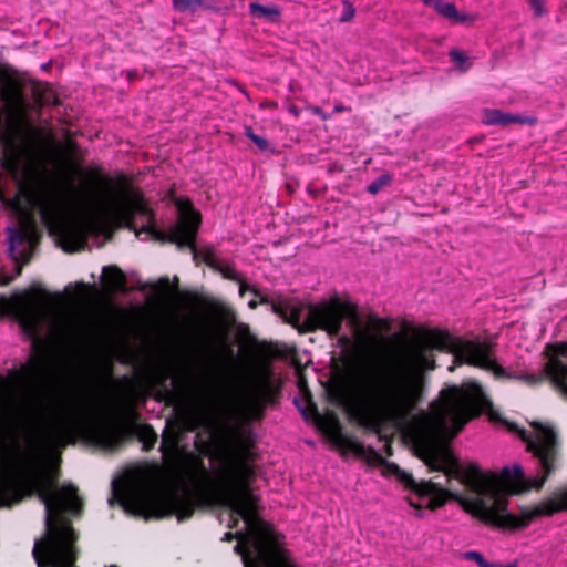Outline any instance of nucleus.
Wrapping results in <instances>:
<instances>
[{
	"label": "nucleus",
	"mask_w": 567,
	"mask_h": 567,
	"mask_svg": "<svg viewBox=\"0 0 567 567\" xmlns=\"http://www.w3.org/2000/svg\"><path fill=\"white\" fill-rule=\"evenodd\" d=\"M492 408L482 386L475 382L450 385L440 391L430 404L431 414L413 421L409 437L419 457L430 472H443L449 478L461 482L475 492L463 502L464 509L486 526L517 532L527 528L535 519L550 517L567 511V488L534 506L522 507L518 515L508 512L509 496L529 489H540L559 466L560 442L556 430L547 423L530 422L534 433L508 424L527 444V451L537 460L538 473L526 478L516 464L504 467L498 474H483L478 465L470 464L462 471L445 441L456 436L467 422Z\"/></svg>",
	"instance_id": "f257e3e1"
},
{
	"label": "nucleus",
	"mask_w": 567,
	"mask_h": 567,
	"mask_svg": "<svg viewBox=\"0 0 567 567\" xmlns=\"http://www.w3.org/2000/svg\"><path fill=\"white\" fill-rule=\"evenodd\" d=\"M355 342L348 334L338 337L342 348L331 358V375L324 388L329 403L342 408L360 427L371 431L382 440L381 431L388 425L402 426L413 419L426 391V371L435 370L432 350L449 351L464 341H454L449 332L422 329L411 344L405 361L384 373L369 378L358 386L354 375L359 349L364 337L357 320Z\"/></svg>",
	"instance_id": "f03ea898"
},
{
	"label": "nucleus",
	"mask_w": 567,
	"mask_h": 567,
	"mask_svg": "<svg viewBox=\"0 0 567 567\" xmlns=\"http://www.w3.org/2000/svg\"><path fill=\"white\" fill-rule=\"evenodd\" d=\"M58 480L20 461L0 473V507L34 495L45 507L47 533L32 550L38 567H75L78 560L79 536L68 516H81L84 503L74 484L59 485Z\"/></svg>",
	"instance_id": "7ed1b4c3"
},
{
	"label": "nucleus",
	"mask_w": 567,
	"mask_h": 567,
	"mask_svg": "<svg viewBox=\"0 0 567 567\" xmlns=\"http://www.w3.org/2000/svg\"><path fill=\"white\" fill-rule=\"evenodd\" d=\"M14 213L17 227L8 228L9 255L17 266L18 275L22 267L30 262L33 249L39 241L38 226L34 212L39 214L49 233L56 236L63 249L74 252L86 245V237L82 227L69 223L64 216V203L54 192L39 195L33 185L20 183L18 193L7 202Z\"/></svg>",
	"instance_id": "20e7f679"
},
{
	"label": "nucleus",
	"mask_w": 567,
	"mask_h": 567,
	"mask_svg": "<svg viewBox=\"0 0 567 567\" xmlns=\"http://www.w3.org/2000/svg\"><path fill=\"white\" fill-rule=\"evenodd\" d=\"M454 351L455 360L486 371H492L496 379L518 380L527 385L535 386L548 379L553 388L567 401V341L547 343L544 355L547 362L544 374L511 373L492 358L494 343L466 340Z\"/></svg>",
	"instance_id": "39448f33"
},
{
	"label": "nucleus",
	"mask_w": 567,
	"mask_h": 567,
	"mask_svg": "<svg viewBox=\"0 0 567 567\" xmlns=\"http://www.w3.org/2000/svg\"><path fill=\"white\" fill-rule=\"evenodd\" d=\"M79 436L104 450H112L120 443L117 430L95 417L85 396L72 398L45 431L49 443L60 447L74 444Z\"/></svg>",
	"instance_id": "423d86ee"
},
{
	"label": "nucleus",
	"mask_w": 567,
	"mask_h": 567,
	"mask_svg": "<svg viewBox=\"0 0 567 567\" xmlns=\"http://www.w3.org/2000/svg\"><path fill=\"white\" fill-rule=\"evenodd\" d=\"M208 310L219 322L210 330L205 350L195 361L183 365L173 379L177 390L185 391L194 385H216L224 370L225 358L233 355V349L226 342L227 326L235 320L233 311L217 302H210Z\"/></svg>",
	"instance_id": "0eeeda50"
},
{
	"label": "nucleus",
	"mask_w": 567,
	"mask_h": 567,
	"mask_svg": "<svg viewBox=\"0 0 567 567\" xmlns=\"http://www.w3.org/2000/svg\"><path fill=\"white\" fill-rule=\"evenodd\" d=\"M44 289L33 288L10 299L2 298L3 307L12 311L25 334L33 338L32 353L19 370H11L10 377L18 383L37 386L44 382V349L39 336L44 327Z\"/></svg>",
	"instance_id": "6e6552de"
},
{
	"label": "nucleus",
	"mask_w": 567,
	"mask_h": 567,
	"mask_svg": "<svg viewBox=\"0 0 567 567\" xmlns=\"http://www.w3.org/2000/svg\"><path fill=\"white\" fill-rule=\"evenodd\" d=\"M272 312L292 326L299 333H312L318 330L324 331L330 338L338 337L344 319L357 320V307L338 297L328 301L308 306L306 318L301 321L302 306H293L286 300L272 302Z\"/></svg>",
	"instance_id": "1a4fd4ad"
},
{
	"label": "nucleus",
	"mask_w": 567,
	"mask_h": 567,
	"mask_svg": "<svg viewBox=\"0 0 567 567\" xmlns=\"http://www.w3.org/2000/svg\"><path fill=\"white\" fill-rule=\"evenodd\" d=\"M124 187L104 202V214L117 226L140 234L152 236L156 229L155 215L148 207L143 194L126 186L124 176L120 177Z\"/></svg>",
	"instance_id": "9d476101"
},
{
	"label": "nucleus",
	"mask_w": 567,
	"mask_h": 567,
	"mask_svg": "<svg viewBox=\"0 0 567 567\" xmlns=\"http://www.w3.org/2000/svg\"><path fill=\"white\" fill-rule=\"evenodd\" d=\"M175 204L179 214L176 225L168 234L156 228L151 237L156 241L175 244L178 248H189L196 257V236L202 223L200 214L194 209L192 200L187 197L177 198Z\"/></svg>",
	"instance_id": "9b49d317"
},
{
	"label": "nucleus",
	"mask_w": 567,
	"mask_h": 567,
	"mask_svg": "<svg viewBox=\"0 0 567 567\" xmlns=\"http://www.w3.org/2000/svg\"><path fill=\"white\" fill-rule=\"evenodd\" d=\"M279 386L275 384L269 371L258 374L251 382L245 399L249 415L257 421L265 417L269 405L278 403Z\"/></svg>",
	"instance_id": "f8f14e48"
},
{
	"label": "nucleus",
	"mask_w": 567,
	"mask_h": 567,
	"mask_svg": "<svg viewBox=\"0 0 567 567\" xmlns=\"http://www.w3.org/2000/svg\"><path fill=\"white\" fill-rule=\"evenodd\" d=\"M302 415L308 419L312 417L317 426L324 432L329 440L340 449L347 446V440H351L353 436L343 432V426L338 414L334 411L328 410L323 414H320L317 405L311 400L307 406L302 410Z\"/></svg>",
	"instance_id": "ddd939ff"
},
{
	"label": "nucleus",
	"mask_w": 567,
	"mask_h": 567,
	"mask_svg": "<svg viewBox=\"0 0 567 567\" xmlns=\"http://www.w3.org/2000/svg\"><path fill=\"white\" fill-rule=\"evenodd\" d=\"M413 492L419 498L429 497L426 508L435 511L445 505L447 499L452 497V493L443 488L440 484L432 481H420L415 484Z\"/></svg>",
	"instance_id": "4468645a"
},
{
	"label": "nucleus",
	"mask_w": 567,
	"mask_h": 567,
	"mask_svg": "<svg viewBox=\"0 0 567 567\" xmlns=\"http://www.w3.org/2000/svg\"><path fill=\"white\" fill-rule=\"evenodd\" d=\"M31 94L33 96L34 103L30 110L33 109L37 113L38 117L42 114V109L48 105L58 106L61 104V100L53 90V87L48 83L34 82L31 87Z\"/></svg>",
	"instance_id": "2eb2a0df"
},
{
	"label": "nucleus",
	"mask_w": 567,
	"mask_h": 567,
	"mask_svg": "<svg viewBox=\"0 0 567 567\" xmlns=\"http://www.w3.org/2000/svg\"><path fill=\"white\" fill-rule=\"evenodd\" d=\"M102 284L109 292H125L126 291V275L116 265H109L103 267Z\"/></svg>",
	"instance_id": "dca6fc26"
},
{
	"label": "nucleus",
	"mask_w": 567,
	"mask_h": 567,
	"mask_svg": "<svg viewBox=\"0 0 567 567\" xmlns=\"http://www.w3.org/2000/svg\"><path fill=\"white\" fill-rule=\"evenodd\" d=\"M347 441L348 444L343 449L344 451L352 452L355 456L364 458L369 465L381 467L382 464H385V458L374 447L365 446L355 436Z\"/></svg>",
	"instance_id": "f3484780"
},
{
	"label": "nucleus",
	"mask_w": 567,
	"mask_h": 567,
	"mask_svg": "<svg viewBox=\"0 0 567 567\" xmlns=\"http://www.w3.org/2000/svg\"><path fill=\"white\" fill-rule=\"evenodd\" d=\"M483 122L487 125L508 126L515 123H525L526 121L519 115L507 113L497 109H486L484 111Z\"/></svg>",
	"instance_id": "a211bd4d"
},
{
	"label": "nucleus",
	"mask_w": 567,
	"mask_h": 567,
	"mask_svg": "<svg viewBox=\"0 0 567 567\" xmlns=\"http://www.w3.org/2000/svg\"><path fill=\"white\" fill-rule=\"evenodd\" d=\"M249 13L252 18L272 23L279 22L281 17V10L278 6H262L256 1L249 3Z\"/></svg>",
	"instance_id": "6ab92c4d"
},
{
	"label": "nucleus",
	"mask_w": 567,
	"mask_h": 567,
	"mask_svg": "<svg viewBox=\"0 0 567 567\" xmlns=\"http://www.w3.org/2000/svg\"><path fill=\"white\" fill-rule=\"evenodd\" d=\"M435 9L445 19L453 23H463L468 20L466 14L460 13L453 2H444L443 0H433L429 6Z\"/></svg>",
	"instance_id": "aec40b11"
},
{
	"label": "nucleus",
	"mask_w": 567,
	"mask_h": 567,
	"mask_svg": "<svg viewBox=\"0 0 567 567\" xmlns=\"http://www.w3.org/2000/svg\"><path fill=\"white\" fill-rule=\"evenodd\" d=\"M384 475H394L398 481L404 485L406 489L412 491L417 483L411 473H408L400 468V466L393 462L385 460V464H382Z\"/></svg>",
	"instance_id": "412c9836"
},
{
	"label": "nucleus",
	"mask_w": 567,
	"mask_h": 567,
	"mask_svg": "<svg viewBox=\"0 0 567 567\" xmlns=\"http://www.w3.org/2000/svg\"><path fill=\"white\" fill-rule=\"evenodd\" d=\"M173 8L179 12H196L210 10L213 6L207 0H172Z\"/></svg>",
	"instance_id": "4be33fe9"
},
{
	"label": "nucleus",
	"mask_w": 567,
	"mask_h": 567,
	"mask_svg": "<svg viewBox=\"0 0 567 567\" xmlns=\"http://www.w3.org/2000/svg\"><path fill=\"white\" fill-rule=\"evenodd\" d=\"M61 152L63 156L66 157L70 162L83 158L80 146L73 138V133L70 131H65V140L63 146L61 147Z\"/></svg>",
	"instance_id": "5701e85b"
},
{
	"label": "nucleus",
	"mask_w": 567,
	"mask_h": 567,
	"mask_svg": "<svg viewBox=\"0 0 567 567\" xmlns=\"http://www.w3.org/2000/svg\"><path fill=\"white\" fill-rule=\"evenodd\" d=\"M138 440L143 443V450L148 452L157 442V433L152 425L145 423L138 430Z\"/></svg>",
	"instance_id": "b1692460"
},
{
	"label": "nucleus",
	"mask_w": 567,
	"mask_h": 567,
	"mask_svg": "<svg viewBox=\"0 0 567 567\" xmlns=\"http://www.w3.org/2000/svg\"><path fill=\"white\" fill-rule=\"evenodd\" d=\"M246 290L251 291L254 293V296L256 298H258V300L252 299L249 301V303H248L249 308L256 309L258 307V305H270L272 307V302H275L274 300H271L267 296L261 295L260 291L257 290L255 287L241 284L240 285V293H244V291H246Z\"/></svg>",
	"instance_id": "393cba45"
},
{
	"label": "nucleus",
	"mask_w": 567,
	"mask_h": 567,
	"mask_svg": "<svg viewBox=\"0 0 567 567\" xmlns=\"http://www.w3.org/2000/svg\"><path fill=\"white\" fill-rule=\"evenodd\" d=\"M122 381L128 386V396H130V403L124 406L122 413L125 417H138V413L132 406V401H133V396H134L133 385L135 384V381L130 379L128 377H123Z\"/></svg>",
	"instance_id": "a878e982"
},
{
	"label": "nucleus",
	"mask_w": 567,
	"mask_h": 567,
	"mask_svg": "<svg viewBox=\"0 0 567 567\" xmlns=\"http://www.w3.org/2000/svg\"><path fill=\"white\" fill-rule=\"evenodd\" d=\"M464 557L467 560L475 561L480 567H516V564L496 565V564L489 563L484 558V556L481 553H478L476 550H471V551L465 553Z\"/></svg>",
	"instance_id": "bb28decb"
},
{
	"label": "nucleus",
	"mask_w": 567,
	"mask_h": 567,
	"mask_svg": "<svg viewBox=\"0 0 567 567\" xmlns=\"http://www.w3.org/2000/svg\"><path fill=\"white\" fill-rule=\"evenodd\" d=\"M368 323L377 332H389L391 330L390 320L379 318L375 313L368 315Z\"/></svg>",
	"instance_id": "cd10ccee"
},
{
	"label": "nucleus",
	"mask_w": 567,
	"mask_h": 567,
	"mask_svg": "<svg viewBox=\"0 0 567 567\" xmlns=\"http://www.w3.org/2000/svg\"><path fill=\"white\" fill-rule=\"evenodd\" d=\"M392 182V175L385 173L375 178L368 187L367 190L372 194L377 195L379 192H381L384 187L389 186Z\"/></svg>",
	"instance_id": "c85d7f7f"
},
{
	"label": "nucleus",
	"mask_w": 567,
	"mask_h": 567,
	"mask_svg": "<svg viewBox=\"0 0 567 567\" xmlns=\"http://www.w3.org/2000/svg\"><path fill=\"white\" fill-rule=\"evenodd\" d=\"M87 175L93 184L104 188L107 192L113 190V181L110 177L101 175L100 173L93 171H89Z\"/></svg>",
	"instance_id": "c756f323"
},
{
	"label": "nucleus",
	"mask_w": 567,
	"mask_h": 567,
	"mask_svg": "<svg viewBox=\"0 0 567 567\" xmlns=\"http://www.w3.org/2000/svg\"><path fill=\"white\" fill-rule=\"evenodd\" d=\"M245 135L252 142L256 144V146L260 150V151H267L269 148V143L267 141V138H265L264 136H260V135H257L252 127L251 126H245Z\"/></svg>",
	"instance_id": "7c9ffc66"
},
{
	"label": "nucleus",
	"mask_w": 567,
	"mask_h": 567,
	"mask_svg": "<svg viewBox=\"0 0 567 567\" xmlns=\"http://www.w3.org/2000/svg\"><path fill=\"white\" fill-rule=\"evenodd\" d=\"M449 55L454 62L458 63V69L462 72H467L470 70L471 63H468V58L464 52L454 49L450 51Z\"/></svg>",
	"instance_id": "2f4dec72"
},
{
	"label": "nucleus",
	"mask_w": 567,
	"mask_h": 567,
	"mask_svg": "<svg viewBox=\"0 0 567 567\" xmlns=\"http://www.w3.org/2000/svg\"><path fill=\"white\" fill-rule=\"evenodd\" d=\"M341 4H342V12L340 16V21L341 22L351 21L355 14V8L349 0H343Z\"/></svg>",
	"instance_id": "473e14b6"
},
{
	"label": "nucleus",
	"mask_w": 567,
	"mask_h": 567,
	"mask_svg": "<svg viewBox=\"0 0 567 567\" xmlns=\"http://www.w3.org/2000/svg\"><path fill=\"white\" fill-rule=\"evenodd\" d=\"M169 288H171V282L167 277H162L158 279L157 282L152 285V290L154 292H158V293H165L169 290Z\"/></svg>",
	"instance_id": "72a5a7b5"
},
{
	"label": "nucleus",
	"mask_w": 567,
	"mask_h": 567,
	"mask_svg": "<svg viewBox=\"0 0 567 567\" xmlns=\"http://www.w3.org/2000/svg\"><path fill=\"white\" fill-rule=\"evenodd\" d=\"M528 2L537 17L544 14V7L542 0H528Z\"/></svg>",
	"instance_id": "f704fd0d"
},
{
	"label": "nucleus",
	"mask_w": 567,
	"mask_h": 567,
	"mask_svg": "<svg viewBox=\"0 0 567 567\" xmlns=\"http://www.w3.org/2000/svg\"><path fill=\"white\" fill-rule=\"evenodd\" d=\"M312 113L320 116L322 120H328L330 116L328 114H326L321 107L319 106H313L312 109Z\"/></svg>",
	"instance_id": "c9c22d12"
},
{
	"label": "nucleus",
	"mask_w": 567,
	"mask_h": 567,
	"mask_svg": "<svg viewBox=\"0 0 567 567\" xmlns=\"http://www.w3.org/2000/svg\"><path fill=\"white\" fill-rule=\"evenodd\" d=\"M214 254L212 250H207L205 251L204 254V261L208 265V266H213L214 264Z\"/></svg>",
	"instance_id": "e433bc0d"
},
{
	"label": "nucleus",
	"mask_w": 567,
	"mask_h": 567,
	"mask_svg": "<svg viewBox=\"0 0 567 567\" xmlns=\"http://www.w3.org/2000/svg\"><path fill=\"white\" fill-rule=\"evenodd\" d=\"M239 517H240V516H237V515H235V514H233V513H231V518H230V522H229V524H228V527H229L230 529H234V528H236V527L238 526Z\"/></svg>",
	"instance_id": "4c0bfd02"
},
{
	"label": "nucleus",
	"mask_w": 567,
	"mask_h": 567,
	"mask_svg": "<svg viewBox=\"0 0 567 567\" xmlns=\"http://www.w3.org/2000/svg\"><path fill=\"white\" fill-rule=\"evenodd\" d=\"M384 450H385V453H386L388 456L392 455L393 451H392L391 442H386L385 443Z\"/></svg>",
	"instance_id": "58836bf2"
},
{
	"label": "nucleus",
	"mask_w": 567,
	"mask_h": 567,
	"mask_svg": "<svg viewBox=\"0 0 567 567\" xmlns=\"http://www.w3.org/2000/svg\"><path fill=\"white\" fill-rule=\"evenodd\" d=\"M289 112H290L291 114H293L296 117H299V115H300V112H299L298 107H297V106H295V105H291V106L289 107Z\"/></svg>",
	"instance_id": "ea45409f"
},
{
	"label": "nucleus",
	"mask_w": 567,
	"mask_h": 567,
	"mask_svg": "<svg viewBox=\"0 0 567 567\" xmlns=\"http://www.w3.org/2000/svg\"><path fill=\"white\" fill-rule=\"evenodd\" d=\"M199 425H200L199 420H197V419H196V420H193V421H192V425L189 426V430H195V429H197Z\"/></svg>",
	"instance_id": "a19ab883"
},
{
	"label": "nucleus",
	"mask_w": 567,
	"mask_h": 567,
	"mask_svg": "<svg viewBox=\"0 0 567 567\" xmlns=\"http://www.w3.org/2000/svg\"><path fill=\"white\" fill-rule=\"evenodd\" d=\"M344 110H346V107H344L342 104H340V105H336V106H334V112H337V113H341V112H343Z\"/></svg>",
	"instance_id": "79ce46f5"
},
{
	"label": "nucleus",
	"mask_w": 567,
	"mask_h": 567,
	"mask_svg": "<svg viewBox=\"0 0 567 567\" xmlns=\"http://www.w3.org/2000/svg\"><path fill=\"white\" fill-rule=\"evenodd\" d=\"M153 471L155 474H158L162 471V468L158 465H154Z\"/></svg>",
	"instance_id": "37998d69"
},
{
	"label": "nucleus",
	"mask_w": 567,
	"mask_h": 567,
	"mask_svg": "<svg viewBox=\"0 0 567 567\" xmlns=\"http://www.w3.org/2000/svg\"><path fill=\"white\" fill-rule=\"evenodd\" d=\"M410 505L415 507V508H421L422 507L421 505L415 504L413 501H410Z\"/></svg>",
	"instance_id": "c03bdc74"
},
{
	"label": "nucleus",
	"mask_w": 567,
	"mask_h": 567,
	"mask_svg": "<svg viewBox=\"0 0 567 567\" xmlns=\"http://www.w3.org/2000/svg\"><path fill=\"white\" fill-rule=\"evenodd\" d=\"M424 4L430 6L433 0H422Z\"/></svg>",
	"instance_id": "a18cd8bd"
},
{
	"label": "nucleus",
	"mask_w": 567,
	"mask_h": 567,
	"mask_svg": "<svg viewBox=\"0 0 567 567\" xmlns=\"http://www.w3.org/2000/svg\"><path fill=\"white\" fill-rule=\"evenodd\" d=\"M302 384H303V380H302V379H300V380H299V386H300V388H302Z\"/></svg>",
	"instance_id": "49530a36"
},
{
	"label": "nucleus",
	"mask_w": 567,
	"mask_h": 567,
	"mask_svg": "<svg viewBox=\"0 0 567 567\" xmlns=\"http://www.w3.org/2000/svg\"><path fill=\"white\" fill-rule=\"evenodd\" d=\"M107 567H118L117 565H111V566H107Z\"/></svg>",
	"instance_id": "de8ad7c7"
}]
</instances>
